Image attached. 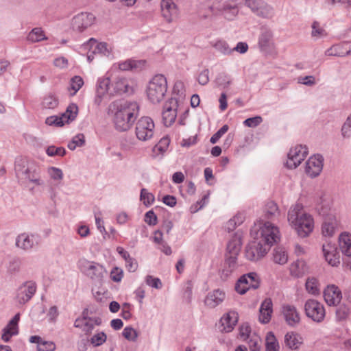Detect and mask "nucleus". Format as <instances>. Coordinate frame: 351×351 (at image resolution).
Segmentation results:
<instances>
[{"label":"nucleus","mask_w":351,"mask_h":351,"mask_svg":"<svg viewBox=\"0 0 351 351\" xmlns=\"http://www.w3.org/2000/svg\"><path fill=\"white\" fill-rule=\"evenodd\" d=\"M85 143V137L83 134H78L75 136L71 141L68 143V148L70 150H75L77 147H82Z\"/></svg>","instance_id":"obj_52"},{"label":"nucleus","mask_w":351,"mask_h":351,"mask_svg":"<svg viewBox=\"0 0 351 351\" xmlns=\"http://www.w3.org/2000/svg\"><path fill=\"white\" fill-rule=\"evenodd\" d=\"M139 107L135 101L116 100L108 106V114L112 117L115 128L121 132L128 130L136 121Z\"/></svg>","instance_id":"obj_1"},{"label":"nucleus","mask_w":351,"mask_h":351,"mask_svg":"<svg viewBox=\"0 0 351 351\" xmlns=\"http://www.w3.org/2000/svg\"><path fill=\"white\" fill-rule=\"evenodd\" d=\"M323 157L319 154L311 156L306 163V173L311 178L319 175L323 169Z\"/></svg>","instance_id":"obj_20"},{"label":"nucleus","mask_w":351,"mask_h":351,"mask_svg":"<svg viewBox=\"0 0 351 351\" xmlns=\"http://www.w3.org/2000/svg\"><path fill=\"white\" fill-rule=\"evenodd\" d=\"M350 54H351V50H345L344 44L334 45L325 51V55L328 56L343 57Z\"/></svg>","instance_id":"obj_34"},{"label":"nucleus","mask_w":351,"mask_h":351,"mask_svg":"<svg viewBox=\"0 0 351 351\" xmlns=\"http://www.w3.org/2000/svg\"><path fill=\"white\" fill-rule=\"evenodd\" d=\"M112 90L113 96L129 92V84L126 78L117 73H113L112 78Z\"/></svg>","instance_id":"obj_26"},{"label":"nucleus","mask_w":351,"mask_h":351,"mask_svg":"<svg viewBox=\"0 0 351 351\" xmlns=\"http://www.w3.org/2000/svg\"><path fill=\"white\" fill-rule=\"evenodd\" d=\"M112 78H113V73L108 71L104 76L97 79L94 100L97 106H100L104 99L113 96L111 91L112 88Z\"/></svg>","instance_id":"obj_7"},{"label":"nucleus","mask_w":351,"mask_h":351,"mask_svg":"<svg viewBox=\"0 0 351 351\" xmlns=\"http://www.w3.org/2000/svg\"><path fill=\"white\" fill-rule=\"evenodd\" d=\"M94 14L88 12H82L75 16L71 21V27L73 31L82 32L90 27L95 22Z\"/></svg>","instance_id":"obj_17"},{"label":"nucleus","mask_w":351,"mask_h":351,"mask_svg":"<svg viewBox=\"0 0 351 351\" xmlns=\"http://www.w3.org/2000/svg\"><path fill=\"white\" fill-rule=\"evenodd\" d=\"M306 289L308 293L312 295H316L319 293V287L316 278H308L306 282Z\"/></svg>","instance_id":"obj_51"},{"label":"nucleus","mask_w":351,"mask_h":351,"mask_svg":"<svg viewBox=\"0 0 351 351\" xmlns=\"http://www.w3.org/2000/svg\"><path fill=\"white\" fill-rule=\"evenodd\" d=\"M145 60L128 59L126 60L113 64L109 71L112 73H117L119 71H126L134 69L142 68L145 66Z\"/></svg>","instance_id":"obj_22"},{"label":"nucleus","mask_w":351,"mask_h":351,"mask_svg":"<svg viewBox=\"0 0 351 351\" xmlns=\"http://www.w3.org/2000/svg\"><path fill=\"white\" fill-rule=\"evenodd\" d=\"M304 311L306 315L315 322L320 323L325 318V308L323 304L316 300H307L304 304Z\"/></svg>","instance_id":"obj_12"},{"label":"nucleus","mask_w":351,"mask_h":351,"mask_svg":"<svg viewBox=\"0 0 351 351\" xmlns=\"http://www.w3.org/2000/svg\"><path fill=\"white\" fill-rule=\"evenodd\" d=\"M266 351H278L279 344L272 332H269L265 338Z\"/></svg>","instance_id":"obj_45"},{"label":"nucleus","mask_w":351,"mask_h":351,"mask_svg":"<svg viewBox=\"0 0 351 351\" xmlns=\"http://www.w3.org/2000/svg\"><path fill=\"white\" fill-rule=\"evenodd\" d=\"M173 97L171 99H176L178 101V104H182L185 99V88L184 83L181 81H177L173 88Z\"/></svg>","instance_id":"obj_38"},{"label":"nucleus","mask_w":351,"mask_h":351,"mask_svg":"<svg viewBox=\"0 0 351 351\" xmlns=\"http://www.w3.org/2000/svg\"><path fill=\"white\" fill-rule=\"evenodd\" d=\"M47 172L51 180L60 183L64 178V173L61 169L56 167H49Z\"/></svg>","instance_id":"obj_46"},{"label":"nucleus","mask_w":351,"mask_h":351,"mask_svg":"<svg viewBox=\"0 0 351 351\" xmlns=\"http://www.w3.org/2000/svg\"><path fill=\"white\" fill-rule=\"evenodd\" d=\"M140 199L146 207H148L154 204L155 201V197L146 189H142L141 190Z\"/></svg>","instance_id":"obj_50"},{"label":"nucleus","mask_w":351,"mask_h":351,"mask_svg":"<svg viewBox=\"0 0 351 351\" xmlns=\"http://www.w3.org/2000/svg\"><path fill=\"white\" fill-rule=\"evenodd\" d=\"M258 44L261 50H267L274 45L273 32L269 28H261Z\"/></svg>","instance_id":"obj_27"},{"label":"nucleus","mask_w":351,"mask_h":351,"mask_svg":"<svg viewBox=\"0 0 351 351\" xmlns=\"http://www.w3.org/2000/svg\"><path fill=\"white\" fill-rule=\"evenodd\" d=\"M47 39V38L41 27L33 28L27 36V40L30 43H38Z\"/></svg>","instance_id":"obj_42"},{"label":"nucleus","mask_w":351,"mask_h":351,"mask_svg":"<svg viewBox=\"0 0 351 351\" xmlns=\"http://www.w3.org/2000/svg\"><path fill=\"white\" fill-rule=\"evenodd\" d=\"M41 238L38 234L23 232L15 239V246L24 252H29L35 250L40 243Z\"/></svg>","instance_id":"obj_11"},{"label":"nucleus","mask_w":351,"mask_h":351,"mask_svg":"<svg viewBox=\"0 0 351 351\" xmlns=\"http://www.w3.org/2000/svg\"><path fill=\"white\" fill-rule=\"evenodd\" d=\"M78 51L80 54L86 56L89 62L93 60L95 55H100L108 58L113 57L112 47L110 45L105 42H99L93 38L80 45Z\"/></svg>","instance_id":"obj_5"},{"label":"nucleus","mask_w":351,"mask_h":351,"mask_svg":"<svg viewBox=\"0 0 351 351\" xmlns=\"http://www.w3.org/2000/svg\"><path fill=\"white\" fill-rule=\"evenodd\" d=\"M217 83L219 86L226 88L231 84L232 79L228 75L221 74L217 78Z\"/></svg>","instance_id":"obj_62"},{"label":"nucleus","mask_w":351,"mask_h":351,"mask_svg":"<svg viewBox=\"0 0 351 351\" xmlns=\"http://www.w3.org/2000/svg\"><path fill=\"white\" fill-rule=\"evenodd\" d=\"M316 208L320 215L325 217L322 225V235L326 237H332L338 227V221L334 215L329 213L330 210V199L326 196L321 197Z\"/></svg>","instance_id":"obj_4"},{"label":"nucleus","mask_w":351,"mask_h":351,"mask_svg":"<svg viewBox=\"0 0 351 351\" xmlns=\"http://www.w3.org/2000/svg\"><path fill=\"white\" fill-rule=\"evenodd\" d=\"M58 105V98L51 93L45 95L42 101V106L46 109H54Z\"/></svg>","instance_id":"obj_48"},{"label":"nucleus","mask_w":351,"mask_h":351,"mask_svg":"<svg viewBox=\"0 0 351 351\" xmlns=\"http://www.w3.org/2000/svg\"><path fill=\"white\" fill-rule=\"evenodd\" d=\"M77 267L84 275L97 282L101 281L104 274L106 272L101 265L86 258L79 260Z\"/></svg>","instance_id":"obj_8"},{"label":"nucleus","mask_w":351,"mask_h":351,"mask_svg":"<svg viewBox=\"0 0 351 351\" xmlns=\"http://www.w3.org/2000/svg\"><path fill=\"white\" fill-rule=\"evenodd\" d=\"M37 285L33 280L23 282L16 289L15 300L19 305L27 303L35 295Z\"/></svg>","instance_id":"obj_14"},{"label":"nucleus","mask_w":351,"mask_h":351,"mask_svg":"<svg viewBox=\"0 0 351 351\" xmlns=\"http://www.w3.org/2000/svg\"><path fill=\"white\" fill-rule=\"evenodd\" d=\"M251 235L263 245L270 247L280 239V231L277 226L269 221L260 219L256 221L251 229Z\"/></svg>","instance_id":"obj_3"},{"label":"nucleus","mask_w":351,"mask_h":351,"mask_svg":"<svg viewBox=\"0 0 351 351\" xmlns=\"http://www.w3.org/2000/svg\"><path fill=\"white\" fill-rule=\"evenodd\" d=\"M350 313V308L346 304L340 305L336 311V319L338 321L346 319Z\"/></svg>","instance_id":"obj_54"},{"label":"nucleus","mask_w":351,"mask_h":351,"mask_svg":"<svg viewBox=\"0 0 351 351\" xmlns=\"http://www.w3.org/2000/svg\"><path fill=\"white\" fill-rule=\"evenodd\" d=\"M240 278L245 282V285H247L248 289H256L259 286L258 276L256 273H249L242 276Z\"/></svg>","instance_id":"obj_41"},{"label":"nucleus","mask_w":351,"mask_h":351,"mask_svg":"<svg viewBox=\"0 0 351 351\" xmlns=\"http://www.w3.org/2000/svg\"><path fill=\"white\" fill-rule=\"evenodd\" d=\"M213 47L219 53L230 56L232 53V49L228 43L223 40H218L213 44Z\"/></svg>","instance_id":"obj_47"},{"label":"nucleus","mask_w":351,"mask_h":351,"mask_svg":"<svg viewBox=\"0 0 351 351\" xmlns=\"http://www.w3.org/2000/svg\"><path fill=\"white\" fill-rule=\"evenodd\" d=\"M46 154L51 157L55 156H63L66 154V150L62 147H56L51 145L47 148Z\"/></svg>","instance_id":"obj_56"},{"label":"nucleus","mask_w":351,"mask_h":351,"mask_svg":"<svg viewBox=\"0 0 351 351\" xmlns=\"http://www.w3.org/2000/svg\"><path fill=\"white\" fill-rule=\"evenodd\" d=\"M19 332L18 328H14L10 325H7L3 330V334L1 339L5 341L8 342L10 341L11 337L14 335H17Z\"/></svg>","instance_id":"obj_55"},{"label":"nucleus","mask_w":351,"mask_h":351,"mask_svg":"<svg viewBox=\"0 0 351 351\" xmlns=\"http://www.w3.org/2000/svg\"><path fill=\"white\" fill-rule=\"evenodd\" d=\"M224 17L228 20L233 19L238 14L239 9L234 3L226 2L219 8Z\"/></svg>","instance_id":"obj_33"},{"label":"nucleus","mask_w":351,"mask_h":351,"mask_svg":"<svg viewBox=\"0 0 351 351\" xmlns=\"http://www.w3.org/2000/svg\"><path fill=\"white\" fill-rule=\"evenodd\" d=\"M170 140L167 137L162 138L159 142L155 145L154 150L158 151L160 154L165 153L169 145Z\"/></svg>","instance_id":"obj_59"},{"label":"nucleus","mask_w":351,"mask_h":351,"mask_svg":"<svg viewBox=\"0 0 351 351\" xmlns=\"http://www.w3.org/2000/svg\"><path fill=\"white\" fill-rule=\"evenodd\" d=\"M324 298L328 306H337L341 302L342 293L338 287L330 285L324 289Z\"/></svg>","instance_id":"obj_23"},{"label":"nucleus","mask_w":351,"mask_h":351,"mask_svg":"<svg viewBox=\"0 0 351 351\" xmlns=\"http://www.w3.org/2000/svg\"><path fill=\"white\" fill-rule=\"evenodd\" d=\"M59 316V311L56 306H51L47 313V318L49 323H56Z\"/></svg>","instance_id":"obj_60"},{"label":"nucleus","mask_w":351,"mask_h":351,"mask_svg":"<svg viewBox=\"0 0 351 351\" xmlns=\"http://www.w3.org/2000/svg\"><path fill=\"white\" fill-rule=\"evenodd\" d=\"M338 242L341 253L346 256H351V234L348 232L341 233Z\"/></svg>","instance_id":"obj_32"},{"label":"nucleus","mask_w":351,"mask_h":351,"mask_svg":"<svg viewBox=\"0 0 351 351\" xmlns=\"http://www.w3.org/2000/svg\"><path fill=\"white\" fill-rule=\"evenodd\" d=\"M110 276L113 282H119L123 277V271L120 267H114L111 270Z\"/></svg>","instance_id":"obj_61"},{"label":"nucleus","mask_w":351,"mask_h":351,"mask_svg":"<svg viewBox=\"0 0 351 351\" xmlns=\"http://www.w3.org/2000/svg\"><path fill=\"white\" fill-rule=\"evenodd\" d=\"M160 7L162 17L167 22H172L178 15L177 5L172 0H162Z\"/></svg>","instance_id":"obj_25"},{"label":"nucleus","mask_w":351,"mask_h":351,"mask_svg":"<svg viewBox=\"0 0 351 351\" xmlns=\"http://www.w3.org/2000/svg\"><path fill=\"white\" fill-rule=\"evenodd\" d=\"M287 221L299 237H308L313 232L314 218L304 210L301 203L298 202L290 206L287 213Z\"/></svg>","instance_id":"obj_2"},{"label":"nucleus","mask_w":351,"mask_h":351,"mask_svg":"<svg viewBox=\"0 0 351 351\" xmlns=\"http://www.w3.org/2000/svg\"><path fill=\"white\" fill-rule=\"evenodd\" d=\"M226 294L222 290L217 289L208 293L205 298V304L210 308H215L225 299Z\"/></svg>","instance_id":"obj_28"},{"label":"nucleus","mask_w":351,"mask_h":351,"mask_svg":"<svg viewBox=\"0 0 351 351\" xmlns=\"http://www.w3.org/2000/svg\"><path fill=\"white\" fill-rule=\"evenodd\" d=\"M167 91V79L161 74L154 76L149 82L146 88L147 97L153 104H158L162 101Z\"/></svg>","instance_id":"obj_6"},{"label":"nucleus","mask_w":351,"mask_h":351,"mask_svg":"<svg viewBox=\"0 0 351 351\" xmlns=\"http://www.w3.org/2000/svg\"><path fill=\"white\" fill-rule=\"evenodd\" d=\"M78 113V107L75 104H71L66 111L60 115H53L47 117L45 123L50 126L61 127L65 123L73 121Z\"/></svg>","instance_id":"obj_10"},{"label":"nucleus","mask_w":351,"mask_h":351,"mask_svg":"<svg viewBox=\"0 0 351 351\" xmlns=\"http://www.w3.org/2000/svg\"><path fill=\"white\" fill-rule=\"evenodd\" d=\"M229 129L228 125H223L216 133H215L210 138V142L212 144H215L219 138L225 134Z\"/></svg>","instance_id":"obj_64"},{"label":"nucleus","mask_w":351,"mask_h":351,"mask_svg":"<svg viewBox=\"0 0 351 351\" xmlns=\"http://www.w3.org/2000/svg\"><path fill=\"white\" fill-rule=\"evenodd\" d=\"M254 14H256L257 16L269 19L274 16V11L271 5H268L267 3L263 1L261 5H260L258 11H256Z\"/></svg>","instance_id":"obj_44"},{"label":"nucleus","mask_w":351,"mask_h":351,"mask_svg":"<svg viewBox=\"0 0 351 351\" xmlns=\"http://www.w3.org/2000/svg\"><path fill=\"white\" fill-rule=\"evenodd\" d=\"M56 349V345L52 341L43 340L40 345L37 346L38 351H55Z\"/></svg>","instance_id":"obj_58"},{"label":"nucleus","mask_w":351,"mask_h":351,"mask_svg":"<svg viewBox=\"0 0 351 351\" xmlns=\"http://www.w3.org/2000/svg\"><path fill=\"white\" fill-rule=\"evenodd\" d=\"M273 261L278 265H285L288 261V254L282 247H276L272 254Z\"/></svg>","instance_id":"obj_37"},{"label":"nucleus","mask_w":351,"mask_h":351,"mask_svg":"<svg viewBox=\"0 0 351 351\" xmlns=\"http://www.w3.org/2000/svg\"><path fill=\"white\" fill-rule=\"evenodd\" d=\"M311 36L314 40H318L327 37L328 33L320 23L313 21L311 25Z\"/></svg>","instance_id":"obj_36"},{"label":"nucleus","mask_w":351,"mask_h":351,"mask_svg":"<svg viewBox=\"0 0 351 351\" xmlns=\"http://www.w3.org/2000/svg\"><path fill=\"white\" fill-rule=\"evenodd\" d=\"M107 339V335L104 332L95 333L90 339V343L94 346L97 347L103 345Z\"/></svg>","instance_id":"obj_53"},{"label":"nucleus","mask_w":351,"mask_h":351,"mask_svg":"<svg viewBox=\"0 0 351 351\" xmlns=\"http://www.w3.org/2000/svg\"><path fill=\"white\" fill-rule=\"evenodd\" d=\"M263 122V118L261 116H256L248 118L243 121V125L249 128H256Z\"/></svg>","instance_id":"obj_63"},{"label":"nucleus","mask_w":351,"mask_h":351,"mask_svg":"<svg viewBox=\"0 0 351 351\" xmlns=\"http://www.w3.org/2000/svg\"><path fill=\"white\" fill-rule=\"evenodd\" d=\"M290 273L295 277H300L306 271V265L304 261L297 260L290 265Z\"/></svg>","instance_id":"obj_39"},{"label":"nucleus","mask_w":351,"mask_h":351,"mask_svg":"<svg viewBox=\"0 0 351 351\" xmlns=\"http://www.w3.org/2000/svg\"><path fill=\"white\" fill-rule=\"evenodd\" d=\"M273 304L269 298L265 299L260 307L259 321L263 324L268 323L273 313Z\"/></svg>","instance_id":"obj_29"},{"label":"nucleus","mask_w":351,"mask_h":351,"mask_svg":"<svg viewBox=\"0 0 351 351\" xmlns=\"http://www.w3.org/2000/svg\"><path fill=\"white\" fill-rule=\"evenodd\" d=\"M239 337L241 340L247 342L251 351H259L261 339L256 333L252 332L250 325L244 323L239 326Z\"/></svg>","instance_id":"obj_16"},{"label":"nucleus","mask_w":351,"mask_h":351,"mask_svg":"<svg viewBox=\"0 0 351 351\" xmlns=\"http://www.w3.org/2000/svg\"><path fill=\"white\" fill-rule=\"evenodd\" d=\"M99 322L91 318L83 317L75 319L74 326L75 328H81L86 333L88 334L94 329L95 325H99Z\"/></svg>","instance_id":"obj_30"},{"label":"nucleus","mask_w":351,"mask_h":351,"mask_svg":"<svg viewBox=\"0 0 351 351\" xmlns=\"http://www.w3.org/2000/svg\"><path fill=\"white\" fill-rule=\"evenodd\" d=\"M239 319V315L236 311H232L224 314L220 319L219 330L223 332H231L236 326Z\"/></svg>","instance_id":"obj_24"},{"label":"nucleus","mask_w":351,"mask_h":351,"mask_svg":"<svg viewBox=\"0 0 351 351\" xmlns=\"http://www.w3.org/2000/svg\"><path fill=\"white\" fill-rule=\"evenodd\" d=\"M226 259L225 263V267L222 270V274L228 277L238 267L237 264V256L226 255Z\"/></svg>","instance_id":"obj_40"},{"label":"nucleus","mask_w":351,"mask_h":351,"mask_svg":"<svg viewBox=\"0 0 351 351\" xmlns=\"http://www.w3.org/2000/svg\"><path fill=\"white\" fill-rule=\"evenodd\" d=\"M265 215L268 219H274L280 215V211L278 205L270 201L267 203L265 209Z\"/></svg>","instance_id":"obj_43"},{"label":"nucleus","mask_w":351,"mask_h":351,"mask_svg":"<svg viewBox=\"0 0 351 351\" xmlns=\"http://www.w3.org/2000/svg\"><path fill=\"white\" fill-rule=\"evenodd\" d=\"M84 84L83 79L78 75L74 76L70 81V95H74Z\"/></svg>","instance_id":"obj_49"},{"label":"nucleus","mask_w":351,"mask_h":351,"mask_svg":"<svg viewBox=\"0 0 351 351\" xmlns=\"http://www.w3.org/2000/svg\"><path fill=\"white\" fill-rule=\"evenodd\" d=\"M308 153V148L306 145H297L291 147L287 154L286 167L290 169H295L306 158Z\"/></svg>","instance_id":"obj_13"},{"label":"nucleus","mask_w":351,"mask_h":351,"mask_svg":"<svg viewBox=\"0 0 351 351\" xmlns=\"http://www.w3.org/2000/svg\"><path fill=\"white\" fill-rule=\"evenodd\" d=\"M155 133V124L152 119L149 117H142L136 124L135 134L141 141L151 140Z\"/></svg>","instance_id":"obj_9"},{"label":"nucleus","mask_w":351,"mask_h":351,"mask_svg":"<svg viewBox=\"0 0 351 351\" xmlns=\"http://www.w3.org/2000/svg\"><path fill=\"white\" fill-rule=\"evenodd\" d=\"M122 335L126 339L130 341H136L138 337V332L136 330L130 326L125 327L123 329Z\"/></svg>","instance_id":"obj_57"},{"label":"nucleus","mask_w":351,"mask_h":351,"mask_svg":"<svg viewBox=\"0 0 351 351\" xmlns=\"http://www.w3.org/2000/svg\"><path fill=\"white\" fill-rule=\"evenodd\" d=\"M241 247V236L236 232L227 244L226 255L237 256Z\"/></svg>","instance_id":"obj_31"},{"label":"nucleus","mask_w":351,"mask_h":351,"mask_svg":"<svg viewBox=\"0 0 351 351\" xmlns=\"http://www.w3.org/2000/svg\"><path fill=\"white\" fill-rule=\"evenodd\" d=\"M285 343L289 348L295 350L302 343V337L295 332H287L285 337Z\"/></svg>","instance_id":"obj_35"},{"label":"nucleus","mask_w":351,"mask_h":351,"mask_svg":"<svg viewBox=\"0 0 351 351\" xmlns=\"http://www.w3.org/2000/svg\"><path fill=\"white\" fill-rule=\"evenodd\" d=\"M282 315L286 323L291 327L298 325L301 320L300 312L297 308L290 304H284L281 308Z\"/></svg>","instance_id":"obj_18"},{"label":"nucleus","mask_w":351,"mask_h":351,"mask_svg":"<svg viewBox=\"0 0 351 351\" xmlns=\"http://www.w3.org/2000/svg\"><path fill=\"white\" fill-rule=\"evenodd\" d=\"M267 245H263L258 240L254 239L245 247V258L250 261H258L263 258L269 251Z\"/></svg>","instance_id":"obj_15"},{"label":"nucleus","mask_w":351,"mask_h":351,"mask_svg":"<svg viewBox=\"0 0 351 351\" xmlns=\"http://www.w3.org/2000/svg\"><path fill=\"white\" fill-rule=\"evenodd\" d=\"M322 252L326 261L332 267H337L340 263L339 255L335 244L327 242L322 245Z\"/></svg>","instance_id":"obj_21"},{"label":"nucleus","mask_w":351,"mask_h":351,"mask_svg":"<svg viewBox=\"0 0 351 351\" xmlns=\"http://www.w3.org/2000/svg\"><path fill=\"white\" fill-rule=\"evenodd\" d=\"M180 105L176 99H170L164 106L162 120L166 126H170L174 123L177 117V110Z\"/></svg>","instance_id":"obj_19"}]
</instances>
